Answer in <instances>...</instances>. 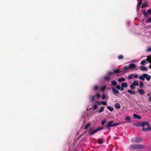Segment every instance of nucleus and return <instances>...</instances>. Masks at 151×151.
Wrapping results in <instances>:
<instances>
[{
	"label": "nucleus",
	"instance_id": "nucleus-32",
	"mask_svg": "<svg viewBox=\"0 0 151 151\" xmlns=\"http://www.w3.org/2000/svg\"><path fill=\"white\" fill-rule=\"evenodd\" d=\"M90 123H88L84 128V129H86L90 126Z\"/></svg>",
	"mask_w": 151,
	"mask_h": 151
},
{
	"label": "nucleus",
	"instance_id": "nucleus-44",
	"mask_svg": "<svg viewBox=\"0 0 151 151\" xmlns=\"http://www.w3.org/2000/svg\"><path fill=\"white\" fill-rule=\"evenodd\" d=\"M148 100L149 101L151 102V96L148 98Z\"/></svg>",
	"mask_w": 151,
	"mask_h": 151
},
{
	"label": "nucleus",
	"instance_id": "nucleus-43",
	"mask_svg": "<svg viewBox=\"0 0 151 151\" xmlns=\"http://www.w3.org/2000/svg\"><path fill=\"white\" fill-rule=\"evenodd\" d=\"M147 12L149 13H151V9H149L147 10Z\"/></svg>",
	"mask_w": 151,
	"mask_h": 151
},
{
	"label": "nucleus",
	"instance_id": "nucleus-15",
	"mask_svg": "<svg viewBox=\"0 0 151 151\" xmlns=\"http://www.w3.org/2000/svg\"><path fill=\"white\" fill-rule=\"evenodd\" d=\"M106 88V85H104L102 86L101 87L100 89L101 91L102 92H104V91L105 90Z\"/></svg>",
	"mask_w": 151,
	"mask_h": 151
},
{
	"label": "nucleus",
	"instance_id": "nucleus-20",
	"mask_svg": "<svg viewBox=\"0 0 151 151\" xmlns=\"http://www.w3.org/2000/svg\"><path fill=\"white\" fill-rule=\"evenodd\" d=\"M140 69L142 70L146 71L147 70V68L145 66H141L140 68Z\"/></svg>",
	"mask_w": 151,
	"mask_h": 151
},
{
	"label": "nucleus",
	"instance_id": "nucleus-16",
	"mask_svg": "<svg viewBox=\"0 0 151 151\" xmlns=\"http://www.w3.org/2000/svg\"><path fill=\"white\" fill-rule=\"evenodd\" d=\"M138 93L141 95H143L144 94V90L142 89H139L138 91Z\"/></svg>",
	"mask_w": 151,
	"mask_h": 151
},
{
	"label": "nucleus",
	"instance_id": "nucleus-12",
	"mask_svg": "<svg viewBox=\"0 0 151 151\" xmlns=\"http://www.w3.org/2000/svg\"><path fill=\"white\" fill-rule=\"evenodd\" d=\"M142 141V139L139 138L135 137L132 139V142H141Z\"/></svg>",
	"mask_w": 151,
	"mask_h": 151
},
{
	"label": "nucleus",
	"instance_id": "nucleus-9",
	"mask_svg": "<svg viewBox=\"0 0 151 151\" xmlns=\"http://www.w3.org/2000/svg\"><path fill=\"white\" fill-rule=\"evenodd\" d=\"M111 89L112 92H113V94L114 95H115L119 93V91L114 87H112L111 88Z\"/></svg>",
	"mask_w": 151,
	"mask_h": 151
},
{
	"label": "nucleus",
	"instance_id": "nucleus-21",
	"mask_svg": "<svg viewBox=\"0 0 151 151\" xmlns=\"http://www.w3.org/2000/svg\"><path fill=\"white\" fill-rule=\"evenodd\" d=\"M132 84L134 85L135 86H137L139 85V83L138 82L135 81L133 82Z\"/></svg>",
	"mask_w": 151,
	"mask_h": 151
},
{
	"label": "nucleus",
	"instance_id": "nucleus-1",
	"mask_svg": "<svg viewBox=\"0 0 151 151\" xmlns=\"http://www.w3.org/2000/svg\"><path fill=\"white\" fill-rule=\"evenodd\" d=\"M94 103L92 106L93 110L95 112H97L98 113H100L104 111L105 107L103 106H101L99 109H98L99 106L100 105H107V102L104 101H99L95 100Z\"/></svg>",
	"mask_w": 151,
	"mask_h": 151
},
{
	"label": "nucleus",
	"instance_id": "nucleus-40",
	"mask_svg": "<svg viewBox=\"0 0 151 151\" xmlns=\"http://www.w3.org/2000/svg\"><path fill=\"white\" fill-rule=\"evenodd\" d=\"M143 85V83L142 82H140L139 84V87L141 88Z\"/></svg>",
	"mask_w": 151,
	"mask_h": 151
},
{
	"label": "nucleus",
	"instance_id": "nucleus-8",
	"mask_svg": "<svg viewBox=\"0 0 151 151\" xmlns=\"http://www.w3.org/2000/svg\"><path fill=\"white\" fill-rule=\"evenodd\" d=\"M142 130L144 131H146L150 129V124L147 122H143L142 123Z\"/></svg>",
	"mask_w": 151,
	"mask_h": 151
},
{
	"label": "nucleus",
	"instance_id": "nucleus-13",
	"mask_svg": "<svg viewBox=\"0 0 151 151\" xmlns=\"http://www.w3.org/2000/svg\"><path fill=\"white\" fill-rule=\"evenodd\" d=\"M143 13L144 15V17L145 18H147L148 17L149 14L147 12H146L145 10H144Z\"/></svg>",
	"mask_w": 151,
	"mask_h": 151
},
{
	"label": "nucleus",
	"instance_id": "nucleus-18",
	"mask_svg": "<svg viewBox=\"0 0 151 151\" xmlns=\"http://www.w3.org/2000/svg\"><path fill=\"white\" fill-rule=\"evenodd\" d=\"M121 86L122 88H126L127 86V84L126 83H122Z\"/></svg>",
	"mask_w": 151,
	"mask_h": 151
},
{
	"label": "nucleus",
	"instance_id": "nucleus-33",
	"mask_svg": "<svg viewBox=\"0 0 151 151\" xmlns=\"http://www.w3.org/2000/svg\"><path fill=\"white\" fill-rule=\"evenodd\" d=\"M146 60H147L151 64V56L150 57H148Z\"/></svg>",
	"mask_w": 151,
	"mask_h": 151
},
{
	"label": "nucleus",
	"instance_id": "nucleus-6",
	"mask_svg": "<svg viewBox=\"0 0 151 151\" xmlns=\"http://www.w3.org/2000/svg\"><path fill=\"white\" fill-rule=\"evenodd\" d=\"M115 74H116V73L115 72V70L113 72L109 71L107 73L104 77V80L105 81H109L113 76H114V75Z\"/></svg>",
	"mask_w": 151,
	"mask_h": 151
},
{
	"label": "nucleus",
	"instance_id": "nucleus-7",
	"mask_svg": "<svg viewBox=\"0 0 151 151\" xmlns=\"http://www.w3.org/2000/svg\"><path fill=\"white\" fill-rule=\"evenodd\" d=\"M103 128H104L103 127H99L94 130H92L91 128H90L88 130V134L89 135L91 136L94 134L98 131L103 129Z\"/></svg>",
	"mask_w": 151,
	"mask_h": 151
},
{
	"label": "nucleus",
	"instance_id": "nucleus-26",
	"mask_svg": "<svg viewBox=\"0 0 151 151\" xmlns=\"http://www.w3.org/2000/svg\"><path fill=\"white\" fill-rule=\"evenodd\" d=\"M134 126L137 127L142 126V123L138 122L134 124Z\"/></svg>",
	"mask_w": 151,
	"mask_h": 151
},
{
	"label": "nucleus",
	"instance_id": "nucleus-22",
	"mask_svg": "<svg viewBox=\"0 0 151 151\" xmlns=\"http://www.w3.org/2000/svg\"><path fill=\"white\" fill-rule=\"evenodd\" d=\"M125 80V79L124 78H120L119 79L118 81L119 82H122L124 81Z\"/></svg>",
	"mask_w": 151,
	"mask_h": 151
},
{
	"label": "nucleus",
	"instance_id": "nucleus-2",
	"mask_svg": "<svg viewBox=\"0 0 151 151\" xmlns=\"http://www.w3.org/2000/svg\"><path fill=\"white\" fill-rule=\"evenodd\" d=\"M101 97L102 99L103 100H104L106 98L107 99H109V96H106L105 93H103L101 96V95L99 93H96L95 96H90L89 98L91 101L93 102L95 101V98L99 99Z\"/></svg>",
	"mask_w": 151,
	"mask_h": 151
},
{
	"label": "nucleus",
	"instance_id": "nucleus-47",
	"mask_svg": "<svg viewBox=\"0 0 151 151\" xmlns=\"http://www.w3.org/2000/svg\"><path fill=\"white\" fill-rule=\"evenodd\" d=\"M116 124H117V125H118L119 124V123H116Z\"/></svg>",
	"mask_w": 151,
	"mask_h": 151
},
{
	"label": "nucleus",
	"instance_id": "nucleus-45",
	"mask_svg": "<svg viewBox=\"0 0 151 151\" xmlns=\"http://www.w3.org/2000/svg\"><path fill=\"white\" fill-rule=\"evenodd\" d=\"M116 126H117V124H116V123H115V124H112V127H113Z\"/></svg>",
	"mask_w": 151,
	"mask_h": 151
},
{
	"label": "nucleus",
	"instance_id": "nucleus-28",
	"mask_svg": "<svg viewBox=\"0 0 151 151\" xmlns=\"http://www.w3.org/2000/svg\"><path fill=\"white\" fill-rule=\"evenodd\" d=\"M148 4L147 3H143L142 6V8H143L145 7H146L148 5Z\"/></svg>",
	"mask_w": 151,
	"mask_h": 151
},
{
	"label": "nucleus",
	"instance_id": "nucleus-39",
	"mask_svg": "<svg viewBox=\"0 0 151 151\" xmlns=\"http://www.w3.org/2000/svg\"><path fill=\"white\" fill-rule=\"evenodd\" d=\"M147 52H151V47H148L146 50Z\"/></svg>",
	"mask_w": 151,
	"mask_h": 151
},
{
	"label": "nucleus",
	"instance_id": "nucleus-24",
	"mask_svg": "<svg viewBox=\"0 0 151 151\" xmlns=\"http://www.w3.org/2000/svg\"><path fill=\"white\" fill-rule=\"evenodd\" d=\"M145 22L147 23H149L151 22V17H150L148 19L146 20Z\"/></svg>",
	"mask_w": 151,
	"mask_h": 151
},
{
	"label": "nucleus",
	"instance_id": "nucleus-4",
	"mask_svg": "<svg viewBox=\"0 0 151 151\" xmlns=\"http://www.w3.org/2000/svg\"><path fill=\"white\" fill-rule=\"evenodd\" d=\"M145 146L143 145L133 144L129 146V148L132 150H140L144 148Z\"/></svg>",
	"mask_w": 151,
	"mask_h": 151
},
{
	"label": "nucleus",
	"instance_id": "nucleus-25",
	"mask_svg": "<svg viewBox=\"0 0 151 151\" xmlns=\"http://www.w3.org/2000/svg\"><path fill=\"white\" fill-rule=\"evenodd\" d=\"M127 92L129 94L133 95H135L136 93L134 91H132L129 90H128Z\"/></svg>",
	"mask_w": 151,
	"mask_h": 151
},
{
	"label": "nucleus",
	"instance_id": "nucleus-31",
	"mask_svg": "<svg viewBox=\"0 0 151 151\" xmlns=\"http://www.w3.org/2000/svg\"><path fill=\"white\" fill-rule=\"evenodd\" d=\"M111 85L114 86L117 83L115 81H111Z\"/></svg>",
	"mask_w": 151,
	"mask_h": 151
},
{
	"label": "nucleus",
	"instance_id": "nucleus-42",
	"mask_svg": "<svg viewBox=\"0 0 151 151\" xmlns=\"http://www.w3.org/2000/svg\"><path fill=\"white\" fill-rule=\"evenodd\" d=\"M103 141L105 140L103 139L102 140L100 138L99 139L98 142H103Z\"/></svg>",
	"mask_w": 151,
	"mask_h": 151
},
{
	"label": "nucleus",
	"instance_id": "nucleus-23",
	"mask_svg": "<svg viewBox=\"0 0 151 151\" xmlns=\"http://www.w3.org/2000/svg\"><path fill=\"white\" fill-rule=\"evenodd\" d=\"M107 108L108 109L110 110L111 111H112L114 109V108L113 107H111L110 106H108L107 107Z\"/></svg>",
	"mask_w": 151,
	"mask_h": 151
},
{
	"label": "nucleus",
	"instance_id": "nucleus-11",
	"mask_svg": "<svg viewBox=\"0 0 151 151\" xmlns=\"http://www.w3.org/2000/svg\"><path fill=\"white\" fill-rule=\"evenodd\" d=\"M113 121H109L107 123L106 126V129H108L110 128L111 127H112V123H113Z\"/></svg>",
	"mask_w": 151,
	"mask_h": 151
},
{
	"label": "nucleus",
	"instance_id": "nucleus-36",
	"mask_svg": "<svg viewBox=\"0 0 151 151\" xmlns=\"http://www.w3.org/2000/svg\"><path fill=\"white\" fill-rule=\"evenodd\" d=\"M134 85L132 84L130 86V87L131 89H134L135 88V87H134Z\"/></svg>",
	"mask_w": 151,
	"mask_h": 151
},
{
	"label": "nucleus",
	"instance_id": "nucleus-41",
	"mask_svg": "<svg viewBox=\"0 0 151 151\" xmlns=\"http://www.w3.org/2000/svg\"><path fill=\"white\" fill-rule=\"evenodd\" d=\"M134 77L135 78H137L138 77V75L137 74H134Z\"/></svg>",
	"mask_w": 151,
	"mask_h": 151
},
{
	"label": "nucleus",
	"instance_id": "nucleus-46",
	"mask_svg": "<svg viewBox=\"0 0 151 151\" xmlns=\"http://www.w3.org/2000/svg\"><path fill=\"white\" fill-rule=\"evenodd\" d=\"M98 142L99 144H103V142Z\"/></svg>",
	"mask_w": 151,
	"mask_h": 151
},
{
	"label": "nucleus",
	"instance_id": "nucleus-17",
	"mask_svg": "<svg viewBox=\"0 0 151 151\" xmlns=\"http://www.w3.org/2000/svg\"><path fill=\"white\" fill-rule=\"evenodd\" d=\"M115 88H116L121 91H123L124 90V88H122V86H121V87H120L119 85L117 86Z\"/></svg>",
	"mask_w": 151,
	"mask_h": 151
},
{
	"label": "nucleus",
	"instance_id": "nucleus-38",
	"mask_svg": "<svg viewBox=\"0 0 151 151\" xmlns=\"http://www.w3.org/2000/svg\"><path fill=\"white\" fill-rule=\"evenodd\" d=\"M123 58V56L122 55H120L119 56L118 59L119 60L122 59Z\"/></svg>",
	"mask_w": 151,
	"mask_h": 151
},
{
	"label": "nucleus",
	"instance_id": "nucleus-34",
	"mask_svg": "<svg viewBox=\"0 0 151 151\" xmlns=\"http://www.w3.org/2000/svg\"><path fill=\"white\" fill-rule=\"evenodd\" d=\"M131 118L129 116H127L126 117V118H125V121H130V120Z\"/></svg>",
	"mask_w": 151,
	"mask_h": 151
},
{
	"label": "nucleus",
	"instance_id": "nucleus-3",
	"mask_svg": "<svg viewBox=\"0 0 151 151\" xmlns=\"http://www.w3.org/2000/svg\"><path fill=\"white\" fill-rule=\"evenodd\" d=\"M129 70L130 69L128 66H125L121 69L115 70V72L117 74L120 75L123 73L127 72V71Z\"/></svg>",
	"mask_w": 151,
	"mask_h": 151
},
{
	"label": "nucleus",
	"instance_id": "nucleus-14",
	"mask_svg": "<svg viewBox=\"0 0 151 151\" xmlns=\"http://www.w3.org/2000/svg\"><path fill=\"white\" fill-rule=\"evenodd\" d=\"M133 116L134 118L139 119H141V117L140 116L135 114H133Z\"/></svg>",
	"mask_w": 151,
	"mask_h": 151
},
{
	"label": "nucleus",
	"instance_id": "nucleus-49",
	"mask_svg": "<svg viewBox=\"0 0 151 151\" xmlns=\"http://www.w3.org/2000/svg\"><path fill=\"white\" fill-rule=\"evenodd\" d=\"M150 94H151V93H150Z\"/></svg>",
	"mask_w": 151,
	"mask_h": 151
},
{
	"label": "nucleus",
	"instance_id": "nucleus-19",
	"mask_svg": "<svg viewBox=\"0 0 151 151\" xmlns=\"http://www.w3.org/2000/svg\"><path fill=\"white\" fill-rule=\"evenodd\" d=\"M115 107L117 109H119L120 108V104L118 103H116L114 105Z\"/></svg>",
	"mask_w": 151,
	"mask_h": 151
},
{
	"label": "nucleus",
	"instance_id": "nucleus-27",
	"mask_svg": "<svg viewBox=\"0 0 151 151\" xmlns=\"http://www.w3.org/2000/svg\"><path fill=\"white\" fill-rule=\"evenodd\" d=\"M142 1V0H139V2H138L137 6V9H138V8L139 7L140 5L141 4Z\"/></svg>",
	"mask_w": 151,
	"mask_h": 151
},
{
	"label": "nucleus",
	"instance_id": "nucleus-35",
	"mask_svg": "<svg viewBox=\"0 0 151 151\" xmlns=\"http://www.w3.org/2000/svg\"><path fill=\"white\" fill-rule=\"evenodd\" d=\"M106 122V119H104L103 120L101 123V124L103 125H104Z\"/></svg>",
	"mask_w": 151,
	"mask_h": 151
},
{
	"label": "nucleus",
	"instance_id": "nucleus-48",
	"mask_svg": "<svg viewBox=\"0 0 151 151\" xmlns=\"http://www.w3.org/2000/svg\"><path fill=\"white\" fill-rule=\"evenodd\" d=\"M150 96V94H149V93H148V94H147V96Z\"/></svg>",
	"mask_w": 151,
	"mask_h": 151
},
{
	"label": "nucleus",
	"instance_id": "nucleus-30",
	"mask_svg": "<svg viewBox=\"0 0 151 151\" xmlns=\"http://www.w3.org/2000/svg\"><path fill=\"white\" fill-rule=\"evenodd\" d=\"M133 77H134V74H131L129 75L128 76V78L129 80L131 79H132Z\"/></svg>",
	"mask_w": 151,
	"mask_h": 151
},
{
	"label": "nucleus",
	"instance_id": "nucleus-10",
	"mask_svg": "<svg viewBox=\"0 0 151 151\" xmlns=\"http://www.w3.org/2000/svg\"><path fill=\"white\" fill-rule=\"evenodd\" d=\"M137 66L133 63L130 64L128 66L129 69L130 70H132L133 69H134Z\"/></svg>",
	"mask_w": 151,
	"mask_h": 151
},
{
	"label": "nucleus",
	"instance_id": "nucleus-5",
	"mask_svg": "<svg viewBox=\"0 0 151 151\" xmlns=\"http://www.w3.org/2000/svg\"><path fill=\"white\" fill-rule=\"evenodd\" d=\"M145 78L147 81H149L151 78V77L150 76L146 73L142 74L139 77V79L143 81L145 80Z\"/></svg>",
	"mask_w": 151,
	"mask_h": 151
},
{
	"label": "nucleus",
	"instance_id": "nucleus-37",
	"mask_svg": "<svg viewBox=\"0 0 151 151\" xmlns=\"http://www.w3.org/2000/svg\"><path fill=\"white\" fill-rule=\"evenodd\" d=\"M146 63V61L145 60H142L141 62V65H144Z\"/></svg>",
	"mask_w": 151,
	"mask_h": 151
},
{
	"label": "nucleus",
	"instance_id": "nucleus-29",
	"mask_svg": "<svg viewBox=\"0 0 151 151\" xmlns=\"http://www.w3.org/2000/svg\"><path fill=\"white\" fill-rule=\"evenodd\" d=\"M98 86L95 85L93 87V89L94 91H96L98 90Z\"/></svg>",
	"mask_w": 151,
	"mask_h": 151
}]
</instances>
